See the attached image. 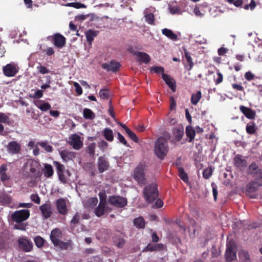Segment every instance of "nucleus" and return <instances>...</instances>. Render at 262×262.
Returning <instances> with one entry per match:
<instances>
[{
	"instance_id": "nucleus-1",
	"label": "nucleus",
	"mask_w": 262,
	"mask_h": 262,
	"mask_svg": "<svg viewBox=\"0 0 262 262\" xmlns=\"http://www.w3.org/2000/svg\"><path fill=\"white\" fill-rule=\"evenodd\" d=\"M30 216V211L28 209L15 211L11 214V219L17 224L14 225V228L20 230H25L27 224L23 222L27 220Z\"/></svg>"
},
{
	"instance_id": "nucleus-2",
	"label": "nucleus",
	"mask_w": 262,
	"mask_h": 262,
	"mask_svg": "<svg viewBox=\"0 0 262 262\" xmlns=\"http://www.w3.org/2000/svg\"><path fill=\"white\" fill-rule=\"evenodd\" d=\"M154 150V154L159 159H163L168 151L166 140L163 137L158 138L155 142Z\"/></svg>"
},
{
	"instance_id": "nucleus-3",
	"label": "nucleus",
	"mask_w": 262,
	"mask_h": 262,
	"mask_svg": "<svg viewBox=\"0 0 262 262\" xmlns=\"http://www.w3.org/2000/svg\"><path fill=\"white\" fill-rule=\"evenodd\" d=\"M61 233L58 229H53L50 234V239L54 245L59 247L61 249H67L70 245L69 243L63 242L60 240Z\"/></svg>"
},
{
	"instance_id": "nucleus-4",
	"label": "nucleus",
	"mask_w": 262,
	"mask_h": 262,
	"mask_svg": "<svg viewBox=\"0 0 262 262\" xmlns=\"http://www.w3.org/2000/svg\"><path fill=\"white\" fill-rule=\"evenodd\" d=\"M143 193L146 202L148 203L153 202L158 195L157 185L155 184H152L147 186L144 188Z\"/></svg>"
},
{
	"instance_id": "nucleus-5",
	"label": "nucleus",
	"mask_w": 262,
	"mask_h": 262,
	"mask_svg": "<svg viewBox=\"0 0 262 262\" xmlns=\"http://www.w3.org/2000/svg\"><path fill=\"white\" fill-rule=\"evenodd\" d=\"M225 258L227 261L231 262L236 258V245L234 241L230 240L227 243Z\"/></svg>"
},
{
	"instance_id": "nucleus-6",
	"label": "nucleus",
	"mask_w": 262,
	"mask_h": 262,
	"mask_svg": "<svg viewBox=\"0 0 262 262\" xmlns=\"http://www.w3.org/2000/svg\"><path fill=\"white\" fill-rule=\"evenodd\" d=\"M248 172L262 186V169L258 168L255 163H252L248 168Z\"/></svg>"
},
{
	"instance_id": "nucleus-7",
	"label": "nucleus",
	"mask_w": 262,
	"mask_h": 262,
	"mask_svg": "<svg viewBox=\"0 0 262 262\" xmlns=\"http://www.w3.org/2000/svg\"><path fill=\"white\" fill-rule=\"evenodd\" d=\"M49 40H53L54 46L57 48L61 49L66 45V38L59 33H55L53 35L48 37Z\"/></svg>"
},
{
	"instance_id": "nucleus-8",
	"label": "nucleus",
	"mask_w": 262,
	"mask_h": 262,
	"mask_svg": "<svg viewBox=\"0 0 262 262\" xmlns=\"http://www.w3.org/2000/svg\"><path fill=\"white\" fill-rule=\"evenodd\" d=\"M3 70L5 75L7 77H13L18 72L19 68L17 64L11 62L4 66Z\"/></svg>"
},
{
	"instance_id": "nucleus-9",
	"label": "nucleus",
	"mask_w": 262,
	"mask_h": 262,
	"mask_svg": "<svg viewBox=\"0 0 262 262\" xmlns=\"http://www.w3.org/2000/svg\"><path fill=\"white\" fill-rule=\"evenodd\" d=\"M19 248L26 252H30L33 248V243L26 237H20L18 239Z\"/></svg>"
},
{
	"instance_id": "nucleus-10",
	"label": "nucleus",
	"mask_w": 262,
	"mask_h": 262,
	"mask_svg": "<svg viewBox=\"0 0 262 262\" xmlns=\"http://www.w3.org/2000/svg\"><path fill=\"white\" fill-rule=\"evenodd\" d=\"M108 202L116 207H123L127 204V200L123 197L119 196H112L108 200Z\"/></svg>"
},
{
	"instance_id": "nucleus-11",
	"label": "nucleus",
	"mask_w": 262,
	"mask_h": 262,
	"mask_svg": "<svg viewBox=\"0 0 262 262\" xmlns=\"http://www.w3.org/2000/svg\"><path fill=\"white\" fill-rule=\"evenodd\" d=\"M69 143L75 150H79L83 145V142L81 140L80 137L77 134L71 135L69 138Z\"/></svg>"
},
{
	"instance_id": "nucleus-12",
	"label": "nucleus",
	"mask_w": 262,
	"mask_h": 262,
	"mask_svg": "<svg viewBox=\"0 0 262 262\" xmlns=\"http://www.w3.org/2000/svg\"><path fill=\"white\" fill-rule=\"evenodd\" d=\"M97 166L99 172L103 173L108 170L110 164L106 158L101 156L98 159Z\"/></svg>"
},
{
	"instance_id": "nucleus-13",
	"label": "nucleus",
	"mask_w": 262,
	"mask_h": 262,
	"mask_svg": "<svg viewBox=\"0 0 262 262\" xmlns=\"http://www.w3.org/2000/svg\"><path fill=\"white\" fill-rule=\"evenodd\" d=\"M168 9L169 12L172 15H182L183 11L181 7L178 5L177 1H171L168 4Z\"/></svg>"
},
{
	"instance_id": "nucleus-14",
	"label": "nucleus",
	"mask_w": 262,
	"mask_h": 262,
	"mask_svg": "<svg viewBox=\"0 0 262 262\" xmlns=\"http://www.w3.org/2000/svg\"><path fill=\"white\" fill-rule=\"evenodd\" d=\"M56 206L59 214L66 215L68 213V209L66 199L63 198L58 199L56 202Z\"/></svg>"
},
{
	"instance_id": "nucleus-15",
	"label": "nucleus",
	"mask_w": 262,
	"mask_h": 262,
	"mask_svg": "<svg viewBox=\"0 0 262 262\" xmlns=\"http://www.w3.org/2000/svg\"><path fill=\"white\" fill-rule=\"evenodd\" d=\"M39 209L44 220L49 218L52 214V206L50 202H47L41 205Z\"/></svg>"
},
{
	"instance_id": "nucleus-16",
	"label": "nucleus",
	"mask_w": 262,
	"mask_h": 262,
	"mask_svg": "<svg viewBox=\"0 0 262 262\" xmlns=\"http://www.w3.org/2000/svg\"><path fill=\"white\" fill-rule=\"evenodd\" d=\"M134 178L139 184H144L145 181L144 168L142 166L137 167L134 174Z\"/></svg>"
},
{
	"instance_id": "nucleus-17",
	"label": "nucleus",
	"mask_w": 262,
	"mask_h": 262,
	"mask_svg": "<svg viewBox=\"0 0 262 262\" xmlns=\"http://www.w3.org/2000/svg\"><path fill=\"white\" fill-rule=\"evenodd\" d=\"M59 153L64 162L73 160L76 157V153L75 152L71 151L67 149L59 150Z\"/></svg>"
},
{
	"instance_id": "nucleus-18",
	"label": "nucleus",
	"mask_w": 262,
	"mask_h": 262,
	"mask_svg": "<svg viewBox=\"0 0 262 262\" xmlns=\"http://www.w3.org/2000/svg\"><path fill=\"white\" fill-rule=\"evenodd\" d=\"M20 148V145L16 141L10 142L7 146L8 152L12 155L18 153Z\"/></svg>"
},
{
	"instance_id": "nucleus-19",
	"label": "nucleus",
	"mask_w": 262,
	"mask_h": 262,
	"mask_svg": "<svg viewBox=\"0 0 262 262\" xmlns=\"http://www.w3.org/2000/svg\"><path fill=\"white\" fill-rule=\"evenodd\" d=\"M120 65L119 62L111 61L109 63H105L102 64V68L108 71L116 72L118 70Z\"/></svg>"
},
{
	"instance_id": "nucleus-20",
	"label": "nucleus",
	"mask_w": 262,
	"mask_h": 262,
	"mask_svg": "<svg viewBox=\"0 0 262 262\" xmlns=\"http://www.w3.org/2000/svg\"><path fill=\"white\" fill-rule=\"evenodd\" d=\"M150 8H146L144 11V16L145 19V21L151 25L155 24V16L153 13L151 12Z\"/></svg>"
},
{
	"instance_id": "nucleus-21",
	"label": "nucleus",
	"mask_w": 262,
	"mask_h": 262,
	"mask_svg": "<svg viewBox=\"0 0 262 262\" xmlns=\"http://www.w3.org/2000/svg\"><path fill=\"white\" fill-rule=\"evenodd\" d=\"M239 109L247 118L253 119L255 118L256 115L255 112L251 108L241 105L239 107Z\"/></svg>"
},
{
	"instance_id": "nucleus-22",
	"label": "nucleus",
	"mask_w": 262,
	"mask_h": 262,
	"mask_svg": "<svg viewBox=\"0 0 262 262\" xmlns=\"http://www.w3.org/2000/svg\"><path fill=\"white\" fill-rule=\"evenodd\" d=\"M109 207L106 204L99 203V206L95 210V213L96 216L100 217L103 215L105 212L110 211Z\"/></svg>"
},
{
	"instance_id": "nucleus-23",
	"label": "nucleus",
	"mask_w": 262,
	"mask_h": 262,
	"mask_svg": "<svg viewBox=\"0 0 262 262\" xmlns=\"http://www.w3.org/2000/svg\"><path fill=\"white\" fill-rule=\"evenodd\" d=\"M163 79L165 81L166 83L168 85L169 88L173 91H176V83L173 79L167 74L163 73L162 75Z\"/></svg>"
},
{
	"instance_id": "nucleus-24",
	"label": "nucleus",
	"mask_w": 262,
	"mask_h": 262,
	"mask_svg": "<svg viewBox=\"0 0 262 262\" xmlns=\"http://www.w3.org/2000/svg\"><path fill=\"white\" fill-rule=\"evenodd\" d=\"M35 105L42 112H46L51 108V105L48 102H45L42 100H37L34 102Z\"/></svg>"
},
{
	"instance_id": "nucleus-25",
	"label": "nucleus",
	"mask_w": 262,
	"mask_h": 262,
	"mask_svg": "<svg viewBox=\"0 0 262 262\" xmlns=\"http://www.w3.org/2000/svg\"><path fill=\"white\" fill-rule=\"evenodd\" d=\"M135 55L137 56V60L139 62L147 64L150 60L149 56L145 53L137 52L135 53Z\"/></svg>"
},
{
	"instance_id": "nucleus-26",
	"label": "nucleus",
	"mask_w": 262,
	"mask_h": 262,
	"mask_svg": "<svg viewBox=\"0 0 262 262\" xmlns=\"http://www.w3.org/2000/svg\"><path fill=\"white\" fill-rule=\"evenodd\" d=\"M164 248V245L162 244H149L143 250V251H159Z\"/></svg>"
},
{
	"instance_id": "nucleus-27",
	"label": "nucleus",
	"mask_w": 262,
	"mask_h": 262,
	"mask_svg": "<svg viewBox=\"0 0 262 262\" xmlns=\"http://www.w3.org/2000/svg\"><path fill=\"white\" fill-rule=\"evenodd\" d=\"M44 168L42 169L43 175L46 178H51L54 173V170L52 166L49 164H43Z\"/></svg>"
},
{
	"instance_id": "nucleus-28",
	"label": "nucleus",
	"mask_w": 262,
	"mask_h": 262,
	"mask_svg": "<svg viewBox=\"0 0 262 262\" xmlns=\"http://www.w3.org/2000/svg\"><path fill=\"white\" fill-rule=\"evenodd\" d=\"M39 163L36 161H32L30 164L29 171L31 172V177H36L38 176L37 168L38 167Z\"/></svg>"
},
{
	"instance_id": "nucleus-29",
	"label": "nucleus",
	"mask_w": 262,
	"mask_h": 262,
	"mask_svg": "<svg viewBox=\"0 0 262 262\" xmlns=\"http://www.w3.org/2000/svg\"><path fill=\"white\" fill-rule=\"evenodd\" d=\"M7 169L8 168L6 164H2L0 167V178L1 180L3 182L8 181L10 179L9 176L6 172Z\"/></svg>"
},
{
	"instance_id": "nucleus-30",
	"label": "nucleus",
	"mask_w": 262,
	"mask_h": 262,
	"mask_svg": "<svg viewBox=\"0 0 262 262\" xmlns=\"http://www.w3.org/2000/svg\"><path fill=\"white\" fill-rule=\"evenodd\" d=\"M234 162L235 166L240 169L247 166V162L245 160L242 158L239 155H237L234 159Z\"/></svg>"
},
{
	"instance_id": "nucleus-31",
	"label": "nucleus",
	"mask_w": 262,
	"mask_h": 262,
	"mask_svg": "<svg viewBox=\"0 0 262 262\" xmlns=\"http://www.w3.org/2000/svg\"><path fill=\"white\" fill-rule=\"evenodd\" d=\"M238 257L241 262H250V255L246 250H240L238 252Z\"/></svg>"
},
{
	"instance_id": "nucleus-32",
	"label": "nucleus",
	"mask_w": 262,
	"mask_h": 262,
	"mask_svg": "<svg viewBox=\"0 0 262 262\" xmlns=\"http://www.w3.org/2000/svg\"><path fill=\"white\" fill-rule=\"evenodd\" d=\"M162 34L170 39L172 40H177L178 39L177 35L170 29L164 28L162 30Z\"/></svg>"
},
{
	"instance_id": "nucleus-33",
	"label": "nucleus",
	"mask_w": 262,
	"mask_h": 262,
	"mask_svg": "<svg viewBox=\"0 0 262 262\" xmlns=\"http://www.w3.org/2000/svg\"><path fill=\"white\" fill-rule=\"evenodd\" d=\"M103 136L105 139L110 142L114 140V134L113 130L109 128H105L102 132Z\"/></svg>"
},
{
	"instance_id": "nucleus-34",
	"label": "nucleus",
	"mask_w": 262,
	"mask_h": 262,
	"mask_svg": "<svg viewBox=\"0 0 262 262\" xmlns=\"http://www.w3.org/2000/svg\"><path fill=\"white\" fill-rule=\"evenodd\" d=\"M260 186L261 185L254 180L247 185L246 190L249 192H253L256 191Z\"/></svg>"
},
{
	"instance_id": "nucleus-35",
	"label": "nucleus",
	"mask_w": 262,
	"mask_h": 262,
	"mask_svg": "<svg viewBox=\"0 0 262 262\" xmlns=\"http://www.w3.org/2000/svg\"><path fill=\"white\" fill-rule=\"evenodd\" d=\"M186 134L187 136L189 138V142H191L194 138L195 135V131L192 126H187L186 128Z\"/></svg>"
},
{
	"instance_id": "nucleus-36",
	"label": "nucleus",
	"mask_w": 262,
	"mask_h": 262,
	"mask_svg": "<svg viewBox=\"0 0 262 262\" xmlns=\"http://www.w3.org/2000/svg\"><path fill=\"white\" fill-rule=\"evenodd\" d=\"M134 225L138 228H143L145 226V221L142 217L136 218L134 221Z\"/></svg>"
},
{
	"instance_id": "nucleus-37",
	"label": "nucleus",
	"mask_w": 262,
	"mask_h": 262,
	"mask_svg": "<svg viewBox=\"0 0 262 262\" xmlns=\"http://www.w3.org/2000/svg\"><path fill=\"white\" fill-rule=\"evenodd\" d=\"M174 134L177 140H181L184 134L183 128L181 126L176 127L174 130Z\"/></svg>"
},
{
	"instance_id": "nucleus-38",
	"label": "nucleus",
	"mask_w": 262,
	"mask_h": 262,
	"mask_svg": "<svg viewBox=\"0 0 262 262\" xmlns=\"http://www.w3.org/2000/svg\"><path fill=\"white\" fill-rule=\"evenodd\" d=\"M83 117L85 119H93L95 118V114L89 108H84L83 111Z\"/></svg>"
},
{
	"instance_id": "nucleus-39",
	"label": "nucleus",
	"mask_w": 262,
	"mask_h": 262,
	"mask_svg": "<svg viewBox=\"0 0 262 262\" xmlns=\"http://www.w3.org/2000/svg\"><path fill=\"white\" fill-rule=\"evenodd\" d=\"M85 35L87 40L91 43V42L94 40V37L96 36L97 33L95 31L89 30L86 32Z\"/></svg>"
},
{
	"instance_id": "nucleus-40",
	"label": "nucleus",
	"mask_w": 262,
	"mask_h": 262,
	"mask_svg": "<svg viewBox=\"0 0 262 262\" xmlns=\"http://www.w3.org/2000/svg\"><path fill=\"white\" fill-rule=\"evenodd\" d=\"M202 93L201 91H198L196 94H193L191 96V102L193 105H196L201 98Z\"/></svg>"
},
{
	"instance_id": "nucleus-41",
	"label": "nucleus",
	"mask_w": 262,
	"mask_h": 262,
	"mask_svg": "<svg viewBox=\"0 0 262 262\" xmlns=\"http://www.w3.org/2000/svg\"><path fill=\"white\" fill-rule=\"evenodd\" d=\"M66 7H71L76 9L79 8H85L86 7V5L84 4L76 2V3H68L64 5Z\"/></svg>"
},
{
	"instance_id": "nucleus-42",
	"label": "nucleus",
	"mask_w": 262,
	"mask_h": 262,
	"mask_svg": "<svg viewBox=\"0 0 262 262\" xmlns=\"http://www.w3.org/2000/svg\"><path fill=\"white\" fill-rule=\"evenodd\" d=\"M37 145H40L48 152H51L53 151L52 147L47 142H38Z\"/></svg>"
},
{
	"instance_id": "nucleus-43",
	"label": "nucleus",
	"mask_w": 262,
	"mask_h": 262,
	"mask_svg": "<svg viewBox=\"0 0 262 262\" xmlns=\"http://www.w3.org/2000/svg\"><path fill=\"white\" fill-rule=\"evenodd\" d=\"M53 163L56 168L57 174L65 172L64 166L63 165L57 161H54Z\"/></svg>"
},
{
	"instance_id": "nucleus-44",
	"label": "nucleus",
	"mask_w": 262,
	"mask_h": 262,
	"mask_svg": "<svg viewBox=\"0 0 262 262\" xmlns=\"http://www.w3.org/2000/svg\"><path fill=\"white\" fill-rule=\"evenodd\" d=\"M34 240L36 246L38 248H41L45 244L44 239L39 236H36Z\"/></svg>"
},
{
	"instance_id": "nucleus-45",
	"label": "nucleus",
	"mask_w": 262,
	"mask_h": 262,
	"mask_svg": "<svg viewBox=\"0 0 262 262\" xmlns=\"http://www.w3.org/2000/svg\"><path fill=\"white\" fill-rule=\"evenodd\" d=\"M179 174L181 179L185 183L188 181V178L187 174L185 172L183 168L180 167L179 168Z\"/></svg>"
},
{
	"instance_id": "nucleus-46",
	"label": "nucleus",
	"mask_w": 262,
	"mask_h": 262,
	"mask_svg": "<svg viewBox=\"0 0 262 262\" xmlns=\"http://www.w3.org/2000/svg\"><path fill=\"white\" fill-rule=\"evenodd\" d=\"M184 54H185V57L186 58L187 62L189 64V66L190 67L189 70H191L193 66L192 59L191 57L190 54L187 50H184Z\"/></svg>"
},
{
	"instance_id": "nucleus-47",
	"label": "nucleus",
	"mask_w": 262,
	"mask_h": 262,
	"mask_svg": "<svg viewBox=\"0 0 262 262\" xmlns=\"http://www.w3.org/2000/svg\"><path fill=\"white\" fill-rule=\"evenodd\" d=\"M126 134L128 136V137L134 142H138V139L136 135L130 129H127V131L126 132Z\"/></svg>"
},
{
	"instance_id": "nucleus-48",
	"label": "nucleus",
	"mask_w": 262,
	"mask_h": 262,
	"mask_svg": "<svg viewBox=\"0 0 262 262\" xmlns=\"http://www.w3.org/2000/svg\"><path fill=\"white\" fill-rule=\"evenodd\" d=\"M98 203V199L96 198H91L87 201V205L90 207H94Z\"/></svg>"
},
{
	"instance_id": "nucleus-49",
	"label": "nucleus",
	"mask_w": 262,
	"mask_h": 262,
	"mask_svg": "<svg viewBox=\"0 0 262 262\" xmlns=\"http://www.w3.org/2000/svg\"><path fill=\"white\" fill-rule=\"evenodd\" d=\"M43 92L41 90H38L34 92V94L30 95V97L34 99H39L42 97Z\"/></svg>"
},
{
	"instance_id": "nucleus-50",
	"label": "nucleus",
	"mask_w": 262,
	"mask_h": 262,
	"mask_svg": "<svg viewBox=\"0 0 262 262\" xmlns=\"http://www.w3.org/2000/svg\"><path fill=\"white\" fill-rule=\"evenodd\" d=\"M9 117L6 114L0 113V122L9 123Z\"/></svg>"
},
{
	"instance_id": "nucleus-51",
	"label": "nucleus",
	"mask_w": 262,
	"mask_h": 262,
	"mask_svg": "<svg viewBox=\"0 0 262 262\" xmlns=\"http://www.w3.org/2000/svg\"><path fill=\"white\" fill-rule=\"evenodd\" d=\"M99 95L102 99H107L109 97V93L106 90H100Z\"/></svg>"
},
{
	"instance_id": "nucleus-52",
	"label": "nucleus",
	"mask_w": 262,
	"mask_h": 262,
	"mask_svg": "<svg viewBox=\"0 0 262 262\" xmlns=\"http://www.w3.org/2000/svg\"><path fill=\"white\" fill-rule=\"evenodd\" d=\"M0 200L4 203H9L10 202V198L6 194L2 193H0Z\"/></svg>"
},
{
	"instance_id": "nucleus-53",
	"label": "nucleus",
	"mask_w": 262,
	"mask_h": 262,
	"mask_svg": "<svg viewBox=\"0 0 262 262\" xmlns=\"http://www.w3.org/2000/svg\"><path fill=\"white\" fill-rule=\"evenodd\" d=\"M246 131L249 134H253L255 132L254 124H248L246 126Z\"/></svg>"
},
{
	"instance_id": "nucleus-54",
	"label": "nucleus",
	"mask_w": 262,
	"mask_h": 262,
	"mask_svg": "<svg viewBox=\"0 0 262 262\" xmlns=\"http://www.w3.org/2000/svg\"><path fill=\"white\" fill-rule=\"evenodd\" d=\"M37 69L38 71L42 74H45L50 72V70L49 69L42 66H38L37 67Z\"/></svg>"
},
{
	"instance_id": "nucleus-55",
	"label": "nucleus",
	"mask_w": 262,
	"mask_h": 262,
	"mask_svg": "<svg viewBox=\"0 0 262 262\" xmlns=\"http://www.w3.org/2000/svg\"><path fill=\"white\" fill-rule=\"evenodd\" d=\"M30 199L37 204H39L40 203V198L37 194H32L30 196Z\"/></svg>"
},
{
	"instance_id": "nucleus-56",
	"label": "nucleus",
	"mask_w": 262,
	"mask_h": 262,
	"mask_svg": "<svg viewBox=\"0 0 262 262\" xmlns=\"http://www.w3.org/2000/svg\"><path fill=\"white\" fill-rule=\"evenodd\" d=\"M99 196L100 198V203L106 204V194L104 192H100L99 193Z\"/></svg>"
},
{
	"instance_id": "nucleus-57",
	"label": "nucleus",
	"mask_w": 262,
	"mask_h": 262,
	"mask_svg": "<svg viewBox=\"0 0 262 262\" xmlns=\"http://www.w3.org/2000/svg\"><path fill=\"white\" fill-rule=\"evenodd\" d=\"M115 245L119 248H122L125 244V240L122 238H120L117 241H114Z\"/></svg>"
},
{
	"instance_id": "nucleus-58",
	"label": "nucleus",
	"mask_w": 262,
	"mask_h": 262,
	"mask_svg": "<svg viewBox=\"0 0 262 262\" xmlns=\"http://www.w3.org/2000/svg\"><path fill=\"white\" fill-rule=\"evenodd\" d=\"M96 144L94 143H91L88 146L89 152L91 155H94L95 151Z\"/></svg>"
},
{
	"instance_id": "nucleus-59",
	"label": "nucleus",
	"mask_w": 262,
	"mask_h": 262,
	"mask_svg": "<svg viewBox=\"0 0 262 262\" xmlns=\"http://www.w3.org/2000/svg\"><path fill=\"white\" fill-rule=\"evenodd\" d=\"M151 70L154 71V72L156 73H162V75L164 73V69L161 67H152L151 68Z\"/></svg>"
},
{
	"instance_id": "nucleus-60",
	"label": "nucleus",
	"mask_w": 262,
	"mask_h": 262,
	"mask_svg": "<svg viewBox=\"0 0 262 262\" xmlns=\"http://www.w3.org/2000/svg\"><path fill=\"white\" fill-rule=\"evenodd\" d=\"M73 85L77 94L79 95H81L82 93V90L80 85L77 82H74Z\"/></svg>"
},
{
	"instance_id": "nucleus-61",
	"label": "nucleus",
	"mask_w": 262,
	"mask_h": 262,
	"mask_svg": "<svg viewBox=\"0 0 262 262\" xmlns=\"http://www.w3.org/2000/svg\"><path fill=\"white\" fill-rule=\"evenodd\" d=\"M117 136H118L117 138L119 140V141H120V142L122 143L123 145H124L126 146H128L126 140L125 139L124 137L120 133H117Z\"/></svg>"
},
{
	"instance_id": "nucleus-62",
	"label": "nucleus",
	"mask_w": 262,
	"mask_h": 262,
	"mask_svg": "<svg viewBox=\"0 0 262 262\" xmlns=\"http://www.w3.org/2000/svg\"><path fill=\"white\" fill-rule=\"evenodd\" d=\"M59 180L63 183H66L67 182V177L64 172L57 174Z\"/></svg>"
},
{
	"instance_id": "nucleus-63",
	"label": "nucleus",
	"mask_w": 262,
	"mask_h": 262,
	"mask_svg": "<svg viewBox=\"0 0 262 262\" xmlns=\"http://www.w3.org/2000/svg\"><path fill=\"white\" fill-rule=\"evenodd\" d=\"M254 77H255V75L250 71L247 72L245 74V78L248 81H251V80H253L254 78Z\"/></svg>"
},
{
	"instance_id": "nucleus-64",
	"label": "nucleus",
	"mask_w": 262,
	"mask_h": 262,
	"mask_svg": "<svg viewBox=\"0 0 262 262\" xmlns=\"http://www.w3.org/2000/svg\"><path fill=\"white\" fill-rule=\"evenodd\" d=\"M212 174L211 170L209 169H206L204 170L203 175L205 179H208Z\"/></svg>"
}]
</instances>
